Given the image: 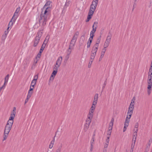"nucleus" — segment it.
<instances>
[{
    "label": "nucleus",
    "instance_id": "obj_1",
    "mask_svg": "<svg viewBox=\"0 0 152 152\" xmlns=\"http://www.w3.org/2000/svg\"><path fill=\"white\" fill-rule=\"evenodd\" d=\"M47 10H45L44 13L42 11L39 18V24H41L43 26L46 25L47 21L49 19L50 16L51 14L49 13V11H47Z\"/></svg>",
    "mask_w": 152,
    "mask_h": 152
},
{
    "label": "nucleus",
    "instance_id": "obj_2",
    "mask_svg": "<svg viewBox=\"0 0 152 152\" xmlns=\"http://www.w3.org/2000/svg\"><path fill=\"white\" fill-rule=\"evenodd\" d=\"M43 30L44 28H42L38 31L34 42L33 46L34 47H36L38 44L42 35Z\"/></svg>",
    "mask_w": 152,
    "mask_h": 152
},
{
    "label": "nucleus",
    "instance_id": "obj_3",
    "mask_svg": "<svg viewBox=\"0 0 152 152\" xmlns=\"http://www.w3.org/2000/svg\"><path fill=\"white\" fill-rule=\"evenodd\" d=\"M13 124V121H8L5 127L4 133L9 134L12 127Z\"/></svg>",
    "mask_w": 152,
    "mask_h": 152
},
{
    "label": "nucleus",
    "instance_id": "obj_4",
    "mask_svg": "<svg viewBox=\"0 0 152 152\" xmlns=\"http://www.w3.org/2000/svg\"><path fill=\"white\" fill-rule=\"evenodd\" d=\"M52 1H47L44 5L42 9V11L43 9H45V10H46V9L47 10V11H49V13L51 14V9L52 7Z\"/></svg>",
    "mask_w": 152,
    "mask_h": 152
},
{
    "label": "nucleus",
    "instance_id": "obj_5",
    "mask_svg": "<svg viewBox=\"0 0 152 152\" xmlns=\"http://www.w3.org/2000/svg\"><path fill=\"white\" fill-rule=\"evenodd\" d=\"M79 34V32L78 31H76L75 32L74 35L73 36L72 39L70 42V45H72V46H75V43L77 40V38Z\"/></svg>",
    "mask_w": 152,
    "mask_h": 152
},
{
    "label": "nucleus",
    "instance_id": "obj_6",
    "mask_svg": "<svg viewBox=\"0 0 152 152\" xmlns=\"http://www.w3.org/2000/svg\"><path fill=\"white\" fill-rule=\"evenodd\" d=\"M148 86V95H149L151 92V88L152 86V80H147Z\"/></svg>",
    "mask_w": 152,
    "mask_h": 152
},
{
    "label": "nucleus",
    "instance_id": "obj_7",
    "mask_svg": "<svg viewBox=\"0 0 152 152\" xmlns=\"http://www.w3.org/2000/svg\"><path fill=\"white\" fill-rule=\"evenodd\" d=\"M91 121L88 120H86V123H85L84 125V130L85 132H86L88 129V128L90 123Z\"/></svg>",
    "mask_w": 152,
    "mask_h": 152
},
{
    "label": "nucleus",
    "instance_id": "obj_8",
    "mask_svg": "<svg viewBox=\"0 0 152 152\" xmlns=\"http://www.w3.org/2000/svg\"><path fill=\"white\" fill-rule=\"evenodd\" d=\"M97 6V3L95 2H92L90 6L89 10H91L94 11H95L96 6Z\"/></svg>",
    "mask_w": 152,
    "mask_h": 152
},
{
    "label": "nucleus",
    "instance_id": "obj_9",
    "mask_svg": "<svg viewBox=\"0 0 152 152\" xmlns=\"http://www.w3.org/2000/svg\"><path fill=\"white\" fill-rule=\"evenodd\" d=\"M86 33L85 32L83 34V35L80 38V41L79 44L80 45V46H81L83 45V43L85 41V34Z\"/></svg>",
    "mask_w": 152,
    "mask_h": 152
},
{
    "label": "nucleus",
    "instance_id": "obj_10",
    "mask_svg": "<svg viewBox=\"0 0 152 152\" xmlns=\"http://www.w3.org/2000/svg\"><path fill=\"white\" fill-rule=\"evenodd\" d=\"M134 108V107H131L129 106V109L128 110V111L127 112V114H129V118H130L132 115V114L133 110Z\"/></svg>",
    "mask_w": 152,
    "mask_h": 152
},
{
    "label": "nucleus",
    "instance_id": "obj_11",
    "mask_svg": "<svg viewBox=\"0 0 152 152\" xmlns=\"http://www.w3.org/2000/svg\"><path fill=\"white\" fill-rule=\"evenodd\" d=\"M98 94H96L94 96V100L93 102V105L94 104H96L97 102L98 99Z\"/></svg>",
    "mask_w": 152,
    "mask_h": 152
},
{
    "label": "nucleus",
    "instance_id": "obj_12",
    "mask_svg": "<svg viewBox=\"0 0 152 152\" xmlns=\"http://www.w3.org/2000/svg\"><path fill=\"white\" fill-rule=\"evenodd\" d=\"M57 70H54L52 73L51 74V75L50 77V80H51V78H52V80H53L55 76L56 75L57 73Z\"/></svg>",
    "mask_w": 152,
    "mask_h": 152
},
{
    "label": "nucleus",
    "instance_id": "obj_13",
    "mask_svg": "<svg viewBox=\"0 0 152 152\" xmlns=\"http://www.w3.org/2000/svg\"><path fill=\"white\" fill-rule=\"evenodd\" d=\"M62 56H60L58 58L56 62V65H58L59 66H60L62 60Z\"/></svg>",
    "mask_w": 152,
    "mask_h": 152
},
{
    "label": "nucleus",
    "instance_id": "obj_14",
    "mask_svg": "<svg viewBox=\"0 0 152 152\" xmlns=\"http://www.w3.org/2000/svg\"><path fill=\"white\" fill-rule=\"evenodd\" d=\"M93 113L89 112L87 118L86 120H88L89 121H91L93 117Z\"/></svg>",
    "mask_w": 152,
    "mask_h": 152
},
{
    "label": "nucleus",
    "instance_id": "obj_15",
    "mask_svg": "<svg viewBox=\"0 0 152 152\" xmlns=\"http://www.w3.org/2000/svg\"><path fill=\"white\" fill-rule=\"evenodd\" d=\"M106 51V49H103L101 53V55L100 56V57L99 58V61H100L101 60H102V58L103 57L104 53Z\"/></svg>",
    "mask_w": 152,
    "mask_h": 152
},
{
    "label": "nucleus",
    "instance_id": "obj_16",
    "mask_svg": "<svg viewBox=\"0 0 152 152\" xmlns=\"http://www.w3.org/2000/svg\"><path fill=\"white\" fill-rule=\"evenodd\" d=\"M15 112H14L13 113H11L10 115V117L8 121H13V120L14 119L15 114H14Z\"/></svg>",
    "mask_w": 152,
    "mask_h": 152
},
{
    "label": "nucleus",
    "instance_id": "obj_17",
    "mask_svg": "<svg viewBox=\"0 0 152 152\" xmlns=\"http://www.w3.org/2000/svg\"><path fill=\"white\" fill-rule=\"evenodd\" d=\"M112 37V34L110 33V32H109L108 35L107 37L106 41L110 42Z\"/></svg>",
    "mask_w": 152,
    "mask_h": 152
},
{
    "label": "nucleus",
    "instance_id": "obj_18",
    "mask_svg": "<svg viewBox=\"0 0 152 152\" xmlns=\"http://www.w3.org/2000/svg\"><path fill=\"white\" fill-rule=\"evenodd\" d=\"M18 14L16 13V12H15L14 15L12 18V20H13V21H15L17 18H18Z\"/></svg>",
    "mask_w": 152,
    "mask_h": 152
},
{
    "label": "nucleus",
    "instance_id": "obj_19",
    "mask_svg": "<svg viewBox=\"0 0 152 152\" xmlns=\"http://www.w3.org/2000/svg\"><path fill=\"white\" fill-rule=\"evenodd\" d=\"M15 21H14L13 20H12V19L10 21L8 25V26L10 27L11 28L10 30L11 29V27L13 25V23H15Z\"/></svg>",
    "mask_w": 152,
    "mask_h": 152
},
{
    "label": "nucleus",
    "instance_id": "obj_20",
    "mask_svg": "<svg viewBox=\"0 0 152 152\" xmlns=\"http://www.w3.org/2000/svg\"><path fill=\"white\" fill-rule=\"evenodd\" d=\"M101 35L99 36L97 39L95 45L99 46V44L100 42L101 38Z\"/></svg>",
    "mask_w": 152,
    "mask_h": 152
},
{
    "label": "nucleus",
    "instance_id": "obj_21",
    "mask_svg": "<svg viewBox=\"0 0 152 152\" xmlns=\"http://www.w3.org/2000/svg\"><path fill=\"white\" fill-rule=\"evenodd\" d=\"M50 38V36H49V34H48L47 35V36H46V38L45 39V40L44 42L46 44H47L49 40V39Z\"/></svg>",
    "mask_w": 152,
    "mask_h": 152
},
{
    "label": "nucleus",
    "instance_id": "obj_22",
    "mask_svg": "<svg viewBox=\"0 0 152 152\" xmlns=\"http://www.w3.org/2000/svg\"><path fill=\"white\" fill-rule=\"evenodd\" d=\"M94 11L89 10L88 15L92 17L93 16Z\"/></svg>",
    "mask_w": 152,
    "mask_h": 152
},
{
    "label": "nucleus",
    "instance_id": "obj_23",
    "mask_svg": "<svg viewBox=\"0 0 152 152\" xmlns=\"http://www.w3.org/2000/svg\"><path fill=\"white\" fill-rule=\"evenodd\" d=\"M42 52V51H41L40 50H39V52L38 53L36 57L35 58L36 59H37L38 58H39V59L40 58L41 55V53Z\"/></svg>",
    "mask_w": 152,
    "mask_h": 152
},
{
    "label": "nucleus",
    "instance_id": "obj_24",
    "mask_svg": "<svg viewBox=\"0 0 152 152\" xmlns=\"http://www.w3.org/2000/svg\"><path fill=\"white\" fill-rule=\"evenodd\" d=\"M9 134L7 133H4V135H3V141H4L5 140H6L8 137V135Z\"/></svg>",
    "mask_w": 152,
    "mask_h": 152
},
{
    "label": "nucleus",
    "instance_id": "obj_25",
    "mask_svg": "<svg viewBox=\"0 0 152 152\" xmlns=\"http://www.w3.org/2000/svg\"><path fill=\"white\" fill-rule=\"evenodd\" d=\"M9 76H10L9 75V74H8L4 78V81L5 83H7L9 78Z\"/></svg>",
    "mask_w": 152,
    "mask_h": 152
},
{
    "label": "nucleus",
    "instance_id": "obj_26",
    "mask_svg": "<svg viewBox=\"0 0 152 152\" xmlns=\"http://www.w3.org/2000/svg\"><path fill=\"white\" fill-rule=\"evenodd\" d=\"M98 47H99V46L94 45L93 47L92 50L97 52L98 49Z\"/></svg>",
    "mask_w": 152,
    "mask_h": 152
},
{
    "label": "nucleus",
    "instance_id": "obj_27",
    "mask_svg": "<svg viewBox=\"0 0 152 152\" xmlns=\"http://www.w3.org/2000/svg\"><path fill=\"white\" fill-rule=\"evenodd\" d=\"M109 43L110 42H108L105 41L104 45V49H105L107 48L109 46Z\"/></svg>",
    "mask_w": 152,
    "mask_h": 152
},
{
    "label": "nucleus",
    "instance_id": "obj_28",
    "mask_svg": "<svg viewBox=\"0 0 152 152\" xmlns=\"http://www.w3.org/2000/svg\"><path fill=\"white\" fill-rule=\"evenodd\" d=\"M47 44H46L45 43H44V42H43V44H42L41 48L40 49V50H41V51H43V50H44L45 47V46Z\"/></svg>",
    "mask_w": 152,
    "mask_h": 152
},
{
    "label": "nucleus",
    "instance_id": "obj_29",
    "mask_svg": "<svg viewBox=\"0 0 152 152\" xmlns=\"http://www.w3.org/2000/svg\"><path fill=\"white\" fill-rule=\"evenodd\" d=\"M7 37V35L4 34L2 36L1 38V40L2 41H4L6 38Z\"/></svg>",
    "mask_w": 152,
    "mask_h": 152
},
{
    "label": "nucleus",
    "instance_id": "obj_30",
    "mask_svg": "<svg viewBox=\"0 0 152 152\" xmlns=\"http://www.w3.org/2000/svg\"><path fill=\"white\" fill-rule=\"evenodd\" d=\"M67 7V6H66L65 5L64 6L63 10L62 12V13L63 14L65 13L66 9Z\"/></svg>",
    "mask_w": 152,
    "mask_h": 152
},
{
    "label": "nucleus",
    "instance_id": "obj_31",
    "mask_svg": "<svg viewBox=\"0 0 152 152\" xmlns=\"http://www.w3.org/2000/svg\"><path fill=\"white\" fill-rule=\"evenodd\" d=\"M95 135V134H94L93 136L92 137L91 140V144H94V136Z\"/></svg>",
    "mask_w": 152,
    "mask_h": 152
},
{
    "label": "nucleus",
    "instance_id": "obj_32",
    "mask_svg": "<svg viewBox=\"0 0 152 152\" xmlns=\"http://www.w3.org/2000/svg\"><path fill=\"white\" fill-rule=\"evenodd\" d=\"M71 3V1L69 0H66V1L65 5L66 6L68 7Z\"/></svg>",
    "mask_w": 152,
    "mask_h": 152
},
{
    "label": "nucleus",
    "instance_id": "obj_33",
    "mask_svg": "<svg viewBox=\"0 0 152 152\" xmlns=\"http://www.w3.org/2000/svg\"><path fill=\"white\" fill-rule=\"evenodd\" d=\"M114 121V118H112V119H111L110 122V123L109 126H112L113 127V122Z\"/></svg>",
    "mask_w": 152,
    "mask_h": 152
},
{
    "label": "nucleus",
    "instance_id": "obj_34",
    "mask_svg": "<svg viewBox=\"0 0 152 152\" xmlns=\"http://www.w3.org/2000/svg\"><path fill=\"white\" fill-rule=\"evenodd\" d=\"M129 118V117H128V115H127L126 117V120H125V123H129V121H130L129 119L130 118Z\"/></svg>",
    "mask_w": 152,
    "mask_h": 152
},
{
    "label": "nucleus",
    "instance_id": "obj_35",
    "mask_svg": "<svg viewBox=\"0 0 152 152\" xmlns=\"http://www.w3.org/2000/svg\"><path fill=\"white\" fill-rule=\"evenodd\" d=\"M38 74L35 75L34 77V79L33 80L34 81H35L36 82L37 80L38 79Z\"/></svg>",
    "mask_w": 152,
    "mask_h": 152
},
{
    "label": "nucleus",
    "instance_id": "obj_36",
    "mask_svg": "<svg viewBox=\"0 0 152 152\" xmlns=\"http://www.w3.org/2000/svg\"><path fill=\"white\" fill-rule=\"evenodd\" d=\"M137 135V133H134V134H133V139H134V143L135 142H136V137Z\"/></svg>",
    "mask_w": 152,
    "mask_h": 152
},
{
    "label": "nucleus",
    "instance_id": "obj_37",
    "mask_svg": "<svg viewBox=\"0 0 152 152\" xmlns=\"http://www.w3.org/2000/svg\"><path fill=\"white\" fill-rule=\"evenodd\" d=\"M152 142V138H151L149 140L148 145L147 146L148 148H150V145L151 144Z\"/></svg>",
    "mask_w": 152,
    "mask_h": 152
},
{
    "label": "nucleus",
    "instance_id": "obj_38",
    "mask_svg": "<svg viewBox=\"0 0 152 152\" xmlns=\"http://www.w3.org/2000/svg\"><path fill=\"white\" fill-rule=\"evenodd\" d=\"M60 66L58 65H56V64L54 66V67L53 68V69L54 70H57L58 68Z\"/></svg>",
    "mask_w": 152,
    "mask_h": 152
},
{
    "label": "nucleus",
    "instance_id": "obj_39",
    "mask_svg": "<svg viewBox=\"0 0 152 152\" xmlns=\"http://www.w3.org/2000/svg\"><path fill=\"white\" fill-rule=\"evenodd\" d=\"M71 45H69V48L68 49V50H67V54H70L71 53Z\"/></svg>",
    "mask_w": 152,
    "mask_h": 152
},
{
    "label": "nucleus",
    "instance_id": "obj_40",
    "mask_svg": "<svg viewBox=\"0 0 152 152\" xmlns=\"http://www.w3.org/2000/svg\"><path fill=\"white\" fill-rule=\"evenodd\" d=\"M36 82L34 81L33 80H32L31 83V86H32V87H34V86L35 85Z\"/></svg>",
    "mask_w": 152,
    "mask_h": 152
},
{
    "label": "nucleus",
    "instance_id": "obj_41",
    "mask_svg": "<svg viewBox=\"0 0 152 152\" xmlns=\"http://www.w3.org/2000/svg\"><path fill=\"white\" fill-rule=\"evenodd\" d=\"M111 132H112V131H110V130L108 131L107 134V137H108V138L109 137H110Z\"/></svg>",
    "mask_w": 152,
    "mask_h": 152
},
{
    "label": "nucleus",
    "instance_id": "obj_42",
    "mask_svg": "<svg viewBox=\"0 0 152 152\" xmlns=\"http://www.w3.org/2000/svg\"><path fill=\"white\" fill-rule=\"evenodd\" d=\"M39 59H36V60H34V62L33 64V66H35L36 64L37 63L38 61L39 60Z\"/></svg>",
    "mask_w": 152,
    "mask_h": 152
},
{
    "label": "nucleus",
    "instance_id": "obj_43",
    "mask_svg": "<svg viewBox=\"0 0 152 152\" xmlns=\"http://www.w3.org/2000/svg\"><path fill=\"white\" fill-rule=\"evenodd\" d=\"M97 27V26H96L95 28L94 27H92V30L91 31H93V32L95 33V32H96V29Z\"/></svg>",
    "mask_w": 152,
    "mask_h": 152
},
{
    "label": "nucleus",
    "instance_id": "obj_44",
    "mask_svg": "<svg viewBox=\"0 0 152 152\" xmlns=\"http://www.w3.org/2000/svg\"><path fill=\"white\" fill-rule=\"evenodd\" d=\"M97 27V26H96L95 28L94 27H92V30L91 31H93V32L95 33V32H96V29Z\"/></svg>",
    "mask_w": 152,
    "mask_h": 152
},
{
    "label": "nucleus",
    "instance_id": "obj_45",
    "mask_svg": "<svg viewBox=\"0 0 152 152\" xmlns=\"http://www.w3.org/2000/svg\"><path fill=\"white\" fill-rule=\"evenodd\" d=\"M97 27V26H96L95 28L94 27H92V30L91 31H93V32L95 33V32H96V29Z\"/></svg>",
    "mask_w": 152,
    "mask_h": 152
},
{
    "label": "nucleus",
    "instance_id": "obj_46",
    "mask_svg": "<svg viewBox=\"0 0 152 152\" xmlns=\"http://www.w3.org/2000/svg\"><path fill=\"white\" fill-rule=\"evenodd\" d=\"M91 18L92 17L88 15L87 19L86 20V22H88L89 21V20L91 19Z\"/></svg>",
    "mask_w": 152,
    "mask_h": 152
},
{
    "label": "nucleus",
    "instance_id": "obj_47",
    "mask_svg": "<svg viewBox=\"0 0 152 152\" xmlns=\"http://www.w3.org/2000/svg\"><path fill=\"white\" fill-rule=\"evenodd\" d=\"M62 147V145H61L59 147L58 149L56 150V152H60L61 151V148Z\"/></svg>",
    "mask_w": 152,
    "mask_h": 152
},
{
    "label": "nucleus",
    "instance_id": "obj_48",
    "mask_svg": "<svg viewBox=\"0 0 152 152\" xmlns=\"http://www.w3.org/2000/svg\"><path fill=\"white\" fill-rule=\"evenodd\" d=\"M69 54H67V55L65 57V61H67V60L68 59L69 57Z\"/></svg>",
    "mask_w": 152,
    "mask_h": 152
},
{
    "label": "nucleus",
    "instance_id": "obj_49",
    "mask_svg": "<svg viewBox=\"0 0 152 152\" xmlns=\"http://www.w3.org/2000/svg\"><path fill=\"white\" fill-rule=\"evenodd\" d=\"M93 61L91 60H89V61L88 65V68H90L91 65V64Z\"/></svg>",
    "mask_w": 152,
    "mask_h": 152
},
{
    "label": "nucleus",
    "instance_id": "obj_50",
    "mask_svg": "<svg viewBox=\"0 0 152 152\" xmlns=\"http://www.w3.org/2000/svg\"><path fill=\"white\" fill-rule=\"evenodd\" d=\"M96 104H94V105H93V103L90 109L94 110L95 108V105H96Z\"/></svg>",
    "mask_w": 152,
    "mask_h": 152
},
{
    "label": "nucleus",
    "instance_id": "obj_51",
    "mask_svg": "<svg viewBox=\"0 0 152 152\" xmlns=\"http://www.w3.org/2000/svg\"><path fill=\"white\" fill-rule=\"evenodd\" d=\"M20 9V7H18L16 9L15 11V12H16V13L18 14L19 12Z\"/></svg>",
    "mask_w": 152,
    "mask_h": 152
},
{
    "label": "nucleus",
    "instance_id": "obj_52",
    "mask_svg": "<svg viewBox=\"0 0 152 152\" xmlns=\"http://www.w3.org/2000/svg\"><path fill=\"white\" fill-rule=\"evenodd\" d=\"M107 79H106L105 80V81L104 83V85L102 87V89L103 90L104 88H105V86L107 84Z\"/></svg>",
    "mask_w": 152,
    "mask_h": 152
},
{
    "label": "nucleus",
    "instance_id": "obj_53",
    "mask_svg": "<svg viewBox=\"0 0 152 152\" xmlns=\"http://www.w3.org/2000/svg\"><path fill=\"white\" fill-rule=\"evenodd\" d=\"M135 143H134V142H132V145L131 146V148L134 149L135 145Z\"/></svg>",
    "mask_w": 152,
    "mask_h": 152
},
{
    "label": "nucleus",
    "instance_id": "obj_54",
    "mask_svg": "<svg viewBox=\"0 0 152 152\" xmlns=\"http://www.w3.org/2000/svg\"><path fill=\"white\" fill-rule=\"evenodd\" d=\"M33 91H28V95L29 96L31 97L32 94H33Z\"/></svg>",
    "mask_w": 152,
    "mask_h": 152
},
{
    "label": "nucleus",
    "instance_id": "obj_55",
    "mask_svg": "<svg viewBox=\"0 0 152 152\" xmlns=\"http://www.w3.org/2000/svg\"><path fill=\"white\" fill-rule=\"evenodd\" d=\"M94 56H91V57L90 58V60L93 61V60L95 58Z\"/></svg>",
    "mask_w": 152,
    "mask_h": 152
},
{
    "label": "nucleus",
    "instance_id": "obj_56",
    "mask_svg": "<svg viewBox=\"0 0 152 152\" xmlns=\"http://www.w3.org/2000/svg\"><path fill=\"white\" fill-rule=\"evenodd\" d=\"M137 131H138V128L134 127V132L137 133Z\"/></svg>",
    "mask_w": 152,
    "mask_h": 152
},
{
    "label": "nucleus",
    "instance_id": "obj_57",
    "mask_svg": "<svg viewBox=\"0 0 152 152\" xmlns=\"http://www.w3.org/2000/svg\"><path fill=\"white\" fill-rule=\"evenodd\" d=\"M93 145L94 144H91V148H90V151L91 152L93 150Z\"/></svg>",
    "mask_w": 152,
    "mask_h": 152
},
{
    "label": "nucleus",
    "instance_id": "obj_58",
    "mask_svg": "<svg viewBox=\"0 0 152 152\" xmlns=\"http://www.w3.org/2000/svg\"><path fill=\"white\" fill-rule=\"evenodd\" d=\"M93 39H92V38H89L88 39V42L89 43H91V44L92 43Z\"/></svg>",
    "mask_w": 152,
    "mask_h": 152
},
{
    "label": "nucleus",
    "instance_id": "obj_59",
    "mask_svg": "<svg viewBox=\"0 0 152 152\" xmlns=\"http://www.w3.org/2000/svg\"><path fill=\"white\" fill-rule=\"evenodd\" d=\"M107 137V139L106 140V143H107V144H108L109 142V139H110V137H109L108 138V137Z\"/></svg>",
    "mask_w": 152,
    "mask_h": 152
},
{
    "label": "nucleus",
    "instance_id": "obj_60",
    "mask_svg": "<svg viewBox=\"0 0 152 152\" xmlns=\"http://www.w3.org/2000/svg\"><path fill=\"white\" fill-rule=\"evenodd\" d=\"M135 100V96H134L133 97L132 99V100L131 102H133V103H134Z\"/></svg>",
    "mask_w": 152,
    "mask_h": 152
},
{
    "label": "nucleus",
    "instance_id": "obj_61",
    "mask_svg": "<svg viewBox=\"0 0 152 152\" xmlns=\"http://www.w3.org/2000/svg\"><path fill=\"white\" fill-rule=\"evenodd\" d=\"M91 43H89L88 42H87V48H89L90 46H91Z\"/></svg>",
    "mask_w": 152,
    "mask_h": 152
},
{
    "label": "nucleus",
    "instance_id": "obj_62",
    "mask_svg": "<svg viewBox=\"0 0 152 152\" xmlns=\"http://www.w3.org/2000/svg\"><path fill=\"white\" fill-rule=\"evenodd\" d=\"M34 88V87H32V86H30V87L29 90L28 91H32Z\"/></svg>",
    "mask_w": 152,
    "mask_h": 152
},
{
    "label": "nucleus",
    "instance_id": "obj_63",
    "mask_svg": "<svg viewBox=\"0 0 152 152\" xmlns=\"http://www.w3.org/2000/svg\"><path fill=\"white\" fill-rule=\"evenodd\" d=\"M97 24H98L97 22H94L93 23V25L92 27H94V25H96V26H97Z\"/></svg>",
    "mask_w": 152,
    "mask_h": 152
},
{
    "label": "nucleus",
    "instance_id": "obj_64",
    "mask_svg": "<svg viewBox=\"0 0 152 152\" xmlns=\"http://www.w3.org/2000/svg\"><path fill=\"white\" fill-rule=\"evenodd\" d=\"M94 34H91V33L90 34V38H92V39H93V37H94Z\"/></svg>",
    "mask_w": 152,
    "mask_h": 152
}]
</instances>
